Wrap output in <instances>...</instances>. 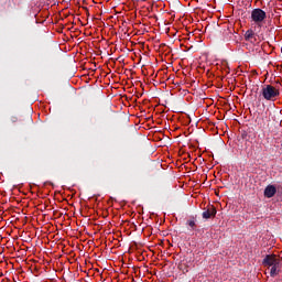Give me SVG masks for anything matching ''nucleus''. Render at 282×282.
Masks as SVG:
<instances>
[{
  "mask_svg": "<svg viewBox=\"0 0 282 282\" xmlns=\"http://www.w3.org/2000/svg\"><path fill=\"white\" fill-rule=\"evenodd\" d=\"M280 95L281 93L279 89L272 85H264L261 89V96L264 98V100L274 101Z\"/></svg>",
  "mask_w": 282,
  "mask_h": 282,
  "instance_id": "1",
  "label": "nucleus"
},
{
  "mask_svg": "<svg viewBox=\"0 0 282 282\" xmlns=\"http://www.w3.org/2000/svg\"><path fill=\"white\" fill-rule=\"evenodd\" d=\"M268 14L265 13V11H263L262 9H253L251 11V20L254 21L257 23V25H259V23H263V21H265Z\"/></svg>",
  "mask_w": 282,
  "mask_h": 282,
  "instance_id": "2",
  "label": "nucleus"
},
{
  "mask_svg": "<svg viewBox=\"0 0 282 282\" xmlns=\"http://www.w3.org/2000/svg\"><path fill=\"white\" fill-rule=\"evenodd\" d=\"M262 265H264L265 268L281 265V259H279L276 254H267L262 260Z\"/></svg>",
  "mask_w": 282,
  "mask_h": 282,
  "instance_id": "3",
  "label": "nucleus"
},
{
  "mask_svg": "<svg viewBox=\"0 0 282 282\" xmlns=\"http://www.w3.org/2000/svg\"><path fill=\"white\" fill-rule=\"evenodd\" d=\"M217 215V208H215V205H208L207 208L203 212L202 217L203 219H213V217H216Z\"/></svg>",
  "mask_w": 282,
  "mask_h": 282,
  "instance_id": "4",
  "label": "nucleus"
},
{
  "mask_svg": "<svg viewBox=\"0 0 282 282\" xmlns=\"http://www.w3.org/2000/svg\"><path fill=\"white\" fill-rule=\"evenodd\" d=\"M274 195H276V186L274 185H268L264 188V197H267L268 199L274 197Z\"/></svg>",
  "mask_w": 282,
  "mask_h": 282,
  "instance_id": "5",
  "label": "nucleus"
},
{
  "mask_svg": "<svg viewBox=\"0 0 282 282\" xmlns=\"http://www.w3.org/2000/svg\"><path fill=\"white\" fill-rule=\"evenodd\" d=\"M254 36H256L254 31L248 30L245 33V41H250V43H256L257 42V37H254Z\"/></svg>",
  "mask_w": 282,
  "mask_h": 282,
  "instance_id": "6",
  "label": "nucleus"
},
{
  "mask_svg": "<svg viewBox=\"0 0 282 282\" xmlns=\"http://www.w3.org/2000/svg\"><path fill=\"white\" fill-rule=\"evenodd\" d=\"M279 267H280V265H273V267H271L270 276H276V274H279Z\"/></svg>",
  "mask_w": 282,
  "mask_h": 282,
  "instance_id": "7",
  "label": "nucleus"
},
{
  "mask_svg": "<svg viewBox=\"0 0 282 282\" xmlns=\"http://www.w3.org/2000/svg\"><path fill=\"white\" fill-rule=\"evenodd\" d=\"M186 225L189 226L192 230H195V228H197V225L195 224V218L187 220Z\"/></svg>",
  "mask_w": 282,
  "mask_h": 282,
  "instance_id": "8",
  "label": "nucleus"
},
{
  "mask_svg": "<svg viewBox=\"0 0 282 282\" xmlns=\"http://www.w3.org/2000/svg\"><path fill=\"white\" fill-rule=\"evenodd\" d=\"M17 120H19L17 117H12V118H11V121H12V122H17Z\"/></svg>",
  "mask_w": 282,
  "mask_h": 282,
  "instance_id": "9",
  "label": "nucleus"
}]
</instances>
